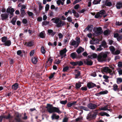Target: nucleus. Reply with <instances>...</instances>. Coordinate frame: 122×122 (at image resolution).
Segmentation results:
<instances>
[{
    "label": "nucleus",
    "mask_w": 122,
    "mask_h": 122,
    "mask_svg": "<svg viewBox=\"0 0 122 122\" xmlns=\"http://www.w3.org/2000/svg\"><path fill=\"white\" fill-rule=\"evenodd\" d=\"M46 108L47 109V111L50 113L53 114L51 116V117L52 120H58L59 118V115H57L55 112L61 114L62 112L60 110L58 107H57L53 106L52 105L50 104H47Z\"/></svg>",
    "instance_id": "1"
},
{
    "label": "nucleus",
    "mask_w": 122,
    "mask_h": 122,
    "mask_svg": "<svg viewBox=\"0 0 122 122\" xmlns=\"http://www.w3.org/2000/svg\"><path fill=\"white\" fill-rule=\"evenodd\" d=\"M107 54L104 52H102L98 55L97 60L98 62H102L104 61H106Z\"/></svg>",
    "instance_id": "2"
},
{
    "label": "nucleus",
    "mask_w": 122,
    "mask_h": 122,
    "mask_svg": "<svg viewBox=\"0 0 122 122\" xmlns=\"http://www.w3.org/2000/svg\"><path fill=\"white\" fill-rule=\"evenodd\" d=\"M1 41L4 43L1 44V45H3L5 46H9L11 44V42L10 40H7V37L3 36L1 38Z\"/></svg>",
    "instance_id": "3"
},
{
    "label": "nucleus",
    "mask_w": 122,
    "mask_h": 122,
    "mask_svg": "<svg viewBox=\"0 0 122 122\" xmlns=\"http://www.w3.org/2000/svg\"><path fill=\"white\" fill-rule=\"evenodd\" d=\"M15 116L14 119V120L13 122H22L21 117L22 114L23 113H19L18 112H16L15 113Z\"/></svg>",
    "instance_id": "4"
},
{
    "label": "nucleus",
    "mask_w": 122,
    "mask_h": 122,
    "mask_svg": "<svg viewBox=\"0 0 122 122\" xmlns=\"http://www.w3.org/2000/svg\"><path fill=\"white\" fill-rule=\"evenodd\" d=\"M97 114L95 113L92 114L91 113H89L87 115L86 118L88 121H90L95 119Z\"/></svg>",
    "instance_id": "5"
},
{
    "label": "nucleus",
    "mask_w": 122,
    "mask_h": 122,
    "mask_svg": "<svg viewBox=\"0 0 122 122\" xmlns=\"http://www.w3.org/2000/svg\"><path fill=\"white\" fill-rule=\"evenodd\" d=\"M15 10L13 8H11L8 7L7 9L6 12L7 13L10 14V18L11 19L14 16L13 12L15 11Z\"/></svg>",
    "instance_id": "6"
},
{
    "label": "nucleus",
    "mask_w": 122,
    "mask_h": 122,
    "mask_svg": "<svg viewBox=\"0 0 122 122\" xmlns=\"http://www.w3.org/2000/svg\"><path fill=\"white\" fill-rule=\"evenodd\" d=\"M94 32L97 35H99L102 33L103 31L101 27H99L97 28L96 30Z\"/></svg>",
    "instance_id": "7"
},
{
    "label": "nucleus",
    "mask_w": 122,
    "mask_h": 122,
    "mask_svg": "<svg viewBox=\"0 0 122 122\" xmlns=\"http://www.w3.org/2000/svg\"><path fill=\"white\" fill-rule=\"evenodd\" d=\"M87 107L90 109H94L97 107V106L96 104L90 103L87 105Z\"/></svg>",
    "instance_id": "8"
},
{
    "label": "nucleus",
    "mask_w": 122,
    "mask_h": 122,
    "mask_svg": "<svg viewBox=\"0 0 122 122\" xmlns=\"http://www.w3.org/2000/svg\"><path fill=\"white\" fill-rule=\"evenodd\" d=\"M85 64L89 66H92L93 64V61L91 60H89L88 59H86L84 61Z\"/></svg>",
    "instance_id": "9"
},
{
    "label": "nucleus",
    "mask_w": 122,
    "mask_h": 122,
    "mask_svg": "<svg viewBox=\"0 0 122 122\" xmlns=\"http://www.w3.org/2000/svg\"><path fill=\"white\" fill-rule=\"evenodd\" d=\"M9 14L7 13L2 14L1 15V20H6L8 17Z\"/></svg>",
    "instance_id": "10"
},
{
    "label": "nucleus",
    "mask_w": 122,
    "mask_h": 122,
    "mask_svg": "<svg viewBox=\"0 0 122 122\" xmlns=\"http://www.w3.org/2000/svg\"><path fill=\"white\" fill-rule=\"evenodd\" d=\"M87 86L89 89L92 88L96 86L95 84L92 82H88L87 84Z\"/></svg>",
    "instance_id": "11"
},
{
    "label": "nucleus",
    "mask_w": 122,
    "mask_h": 122,
    "mask_svg": "<svg viewBox=\"0 0 122 122\" xmlns=\"http://www.w3.org/2000/svg\"><path fill=\"white\" fill-rule=\"evenodd\" d=\"M65 24L64 21L61 20L56 24V26L58 27H60L65 25Z\"/></svg>",
    "instance_id": "12"
},
{
    "label": "nucleus",
    "mask_w": 122,
    "mask_h": 122,
    "mask_svg": "<svg viewBox=\"0 0 122 122\" xmlns=\"http://www.w3.org/2000/svg\"><path fill=\"white\" fill-rule=\"evenodd\" d=\"M93 27V26L92 25H89L86 27L84 30L85 31L88 30L90 31L91 32L92 31Z\"/></svg>",
    "instance_id": "13"
},
{
    "label": "nucleus",
    "mask_w": 122,
    "mask_h": 122,
    "mask_svg": "<svg viewBox=\"0 0 122 122\" xmlns=\"http://www.w3.org/2000/svg\"><path fill=\"white\" fill-rule=\"evenodd\" d=\"M76 101H74L72 102H68L67 104V106L68 108L72 106L73 107L76 104Z\"/></svg>",
    "instance_id": "14"
},
{
    "label": "nucleus",
    "mask_w": 122,
    "mask_h": 122,
    "mask_svg": "<svg viewBox=\"0 0 122 122\" xmlns=\"http://www.w3.org/2000/svg\"><path fill=\"white\" fill-rule=\"evenodd\" d=\"M53 61V59H51V57L50 56L48 58V61H46V64L47 66H49L51 65Z\"/></svg>",
    "instance_id": "15"
},
{
    "label": "nucleus",
    "mask_w": 122,
    "mask_h": 122,
    "mask_svg": "<svg viewBox=\"0 0 122 122\" xmlns=\"http://www.w3.org/2000/svg\"><path fill=\"white\" fill-rule=\"evenodd\" d=\"M47 32L49 33V35H51L52 37L56 33V32L53 31V30L51 29H48L47 30Z\"/></svg>",
    "instance_id": "16"
},
{
    "label": "nucleus",
    "mask_w": 122,
    "mask_h": 122,
    "mask_svg": "<svg viewBox=\"0 0 122 122\" xmlns=\"http://www.w3.org/2000/svg\"><path fill=\"white\" fill-rule=\"evenodd\" d=\"M108 92L107 90H105L103 91L100 92L98 93H97L95 94V95L97 96H99L100 95L105 94H107Z\"/></svg>",
    "instance_id": "17"
},
{
    "label": "nucleus",
    "mask_w": 122,
    "mask_h": 122,
    "mask_svg": "<svg viewBox=\"0 0 122 122\" xmlns=\"http://www.w3.org/2000/svg\"><path fill=\"white\" fill-rule=\"evenodd\" d=\"M25 45H26V46L29 47H31L33 45V42L32 41L29 42H25L24 44Z\"/></svg>",
    "instance_id": "18"
},
{
    "label": "nucleus",
    "mask_w": 122,
    "mask_h": 122,
    "mask_svg": "<svg viewBox=\"0 0 122 122\" xmlns=\"http://www.w3.org/2000/svg\"><path fill=\"white\" fill-rule=\"evenodd\" d=\"M102 71L104 72H108V73H109V71L110 72L111 69L109 68L108 67H105L103 68Z\"/></svg>",
    "instance_id": "19"
},
{
    "label": "nucleus",
    "mask_w": 122,
    "mask_h": 122,
    "mask_svg": "<svg viewBox=\"0 0 122 122\" xmlns=\"http://www.w3.org/2000/svg\"><path fill=\"white\" fill-rule=\"evenodd\" d=\"M18 84L17 83H16L12 85V89L14 90H16L18 88Z\"/></svg>",
    "instance_id": "20"
},
{
    "label": "nucleus",
    "mask_w": 122,
    "mask_h": 122,
    "mask_svg": "<svg viewBox=\"0 0 122 122\" xmlns=\"http://www.w3.org/2000/svg\"><path fill=\"white\" fill-rule=\"evenodd\" d=\"M70 56L73 59H74L76 58H78V55L75 52L71 53L70 55Z\"/></svg>",
    "instance_id": "21"
},
{
    "label": "nucleus",
    "mask_w": 122,
    "mask_h": 122,
    "mask_svg": "<svg viewBox=\"0 0 122 122\" xmlns=\"http://www.w3.org/2000/svg\"><path fill=\"white\" fill-rule=\"evenodd\" d=\"M67 50L66 48H65L63 50H61L60 52V56L64 55L66 54Z\"/></svg>",
    "instance_id": "22"
},
{
    "label": "nucleus",
    "mask_w": 122,
    "mask_h": 122,
    "mask_svg": "<svg viewBox=\"0 0 122 122\" xmlns=\"http://www.w3.org/2000/svg\"><path fill=\"white\" fill-rule=\"evenodd\" d=\"M100 45L102 46H103L104 48H107L108 47V46L107 44L105 41H103Z\"/></svg>",
    "instance_id": "23"
},
{
    "label": "nucleus",
    "mask_w": 122,
    "mask_h": 122,
    "mask_svg": "<svg viewBox=\"0 0 122 122\" xmlns=\"http://www.w3.org/2000/svg\"><path fill=\"white\" fill-rule=\"evenodd\" d=\"M84 51V49L80 46L76 51V52L78 54L81 53L82 51Z\"/></svg>",
    "instance_id": "24"
},
{
    "label": "nucleus",
    "mask_w": 122,
    "mask_h": 122,
    "mask_svg": "<svg viewBox=\"0 0 122 122\" xmlns=\"http://www.w3.org/2000/svg\"><path fill=\"white\" fill-rule=\"evenodd\" d=\"M116 7L117 9H120L121 7H122V3L121 2H117L116 5Z\"/></svg>",
    "instance_id": "25"
},
{
    "label": "nucleus",
    "mask_w": 122,
    "mask_h": 122,
    "mask_svg": "<svg viewBox=\"0 0 122 122\" xmlns=\"http://www.w3.org/2000/svg\"><path fill=\"white\" fill-rule=\"evenodd\" d=\"M17 20V16H15L10 21V23H11L12 24L14 25H15V23Z\"/></svg>",
    "instance_id": "26"
},
{
    "label": "nucleus",
    "mask_w": 122,
    "mask_h": 122,
    "mask_svg": "<svg viewBox=\"0 0 122 122\" xmlns=\"http://www.w3.org/2000/svg\"><path fill=\"white\" fill-rule=\"evenodd\" d=\"M109 48L112 53L113 54L115 50L114 47L112 46H111L109 47Z\"/></svg>",
    "instance_id": "27"
},
{
    "label": "nucleus",
    "mask_w": 122,
    "mask_h": 122,
    "mask_svg": "<svg viewBox=\"0 0 122 122\" xmlns=\"http://www.w3.org/2000/svg\"><path fill=\"white\" fill-rule=\"evenodd\" d=\"M20 11L21 13L20 16L22 17H23L26 14L25 10H20Z\"/></svg>",
    "instance_id": "28"
},
{
    "label": "nucleus",
    "mask_w": 122,
    "mask_h": 122,
    "mask_svg": "<svg viewBox=\"0 0 122 122\" xmlns=\"http://www.w3.org/2000/svg\"><path fill=\"white\" fill-rule=\"evenodd\" d=\"M37 61L38 60L36 57H35L32 58V62L34 64H36L37 62Z\"/></svg>",
    "instance_id": "29"
},
{
    "label": "nucleus",
    "mask_w": 122,
    "mask_h": 122,
    "mask_svg": "<svg viewBox=\"0 0 122 122\" xmlns=\"http://www.w3.org/2000/svg\"><path fill=\"white\" fill-rule=\"evenodd\" d=\"M105 5L107 6H110L112 5V4L111 2H108V0H106L105 2Z\"/></svg>",
    "instance_id": "30"
},
{
    "label": "nucleus",
    "mask_w": 122,
    "mask_h": 122,
    "mask_svg": "<svg viewBox=\"0 0 122 122\" xmlns=\"http://www.w3.org/2000/svg\"><path fill=\"white\" fill-rule=\"evenodd\" d=\"M76 74H75V78H77L80 75V72L76 70Z\"/></svg>",
    "instance_id": "31"
},
{
    "label": "nucleus",
    "mask_w": 122,
    "mask_h": 122,
    "mask_svg": "<svg viewBox=\"0 0 122 122\" xmlns=\"http://www.w3.org/2000/svg\"><path fill=\"white\" fill-rule=\"evenodd\" d=\"M81 86V83H76L75 85V88L77 90Z\"/></svg>",
    "instance_id": "32"
},
{
    "label": "nucleus",
    "mask_w": 122,
    "mask_h": 122,
    "mask_svg": "<svg viewBox=\"0 0 122 122\" xmlns=\"http://www.w3.org/2000/svg\"><path fill=\"white\" fill-rule=\"evenodd\" d=\"M109 106V105H107L104 106L103 107H102L101 108L100 110H106L107 108H108V107Z\"/></svg>",
    "instance_id": "33"
},
{
    "label": "nucleus",
    "mask_w": 122,
    "mask_h": 122,
    "mask_svg": "<svg viewBox=\"0 0 122 122\" xmlns=\"http://www.w3.org/2000/svg\"><path fill=\"white\" fill-rule=\"evenodd\" d=\"M79 108L80 109H83L86 111H88L89 110L88 109L87 107H84L82 106H80L79 107Z\"/></svg>",
    "instance_id": "34"
},
{
    "label": "nucleus",
    "mask_w": 122,
    "mask_h": 122,
    "mask_svg": "<svg viewBox=\"0 0 122 122\" xmlns=\"http://www.w3.org/2000/svg\"><path fill=\"white\" fill-rule=\"evenodd\" d=\"M101 0H94V1L92 2V4L94 5L97 4H100V2L101 1Z\"/></svg>",
    "instance_id": "35"
},
{
    "label": "nucleus",
    "mask_w": 122,
    "mask_h": 122,
    "mask_svg": "<svg viewBox=\"0 0 122 122\" xmlns=\"http://www.w3.org/2000/svg\"><path fill=\"white\" fill-rule=\"evenodd\" d=\"M77 65H78L79 66H81L83 64V63L82 61H76Z\"/></svg>",
    "instance_id": "36"
},
{
    "label": "nucleus",
    "mask_w": 122,
    "mask_h": 122,
    "mask_svg": "<svg viewBox=\"0 0 122 122\" xmlns=\"http://www.w3.org/2000/svg\"><path fill=\"white\" fill-rule=\"evenodd\" d=\"M41 51L42 53L43 54H45L46 53V51L44 46L41 47Z\"/></svg>",
    "instance_id": "37"
},
{
    "label": "nucleus",
    "mask_w": 122,
    "mask_h": 122,
    "mask_svg": "<svg viewBox=\"0 0 122 122\" xmlns=\"http://www.w3.org/2000/svg\"><path fill=\"white\" fill-rule=\"evenodd\" d=\"M109 30H105L103 32V34L105 36H107L109 34Z\"/></svg>",
    "instance_id": "38"
},
{
    "label": "nucleus",
    "mask_w": 122,
    "mask_h": 122,
    "mask_svg": "<svg viewBox=\"0 0 122 122\" xmlns=\"http://www.w3.org/2000/svg\"><path fill=\"white\" fill-rule=\"evenodd\" d=\"M102 16V15H100L98 12L97 13L96 15L95 16V18H98L99 17L101 18Z\"/></svg>",
    "instance_id": "39"
},
{
    "label": "nucleus",
    "mask_w": 122,
    "mask_h": 122,
    "mask_svg": "<svg viewBox=\"0 0 122 122\" xmlns=\"http://www.w3.org/2000/svg\"><path fill=\"white\" fill-rule=\"evenodd\" d=\"M122 82V78H119L117 79V83L119 84Z\"/></svg>",
    "instance_id": "40"
},
{
    "label": "nucleus",
    "mask_w": 122,
    "mask_h": 122,
    "mask_svg": "<svg viewBox=\"0 0 122 122\" xmlns=\"http://www.w3.org/2000/svg\"><path fill=\"white\" fill-rule=\"evenodd\" d=\"M44 32H41L39 34L40 37L41 38H43L45 37V36H44Z\"/></svg>",
    "instance_id": "41"
},
{
    "label": "nucleus",
    "mask_w": 122,
    "mask_h": 122,
    "mask_svg": "<svg viewBox=\"0 0 122 122\" xmlns=\"http://www.w3.org/2000/svg\"><path fill=\"white\" fill-rule=\"evenodd\" d=\"M120 51L118 50H117L113 54V55H118L120 53Z\"/></svg>",
    "instance_id": "42"
},
{
    "label": "nucleus",
    "mask_w": 122,
    "mask_h": 122,
    "mask_svg": "<svg viewBox=\"0 0 122 122\" xmlns=\"http://www.w3.org/2000/svg\"><path fill=\"white\" fill-rule=\"evenodd\" d=\"M98 12L99 14L100 15H103L105 14L106 13V11L104 10H102Z\"/></svg>",
    "instance_id": "43"
},
{
    "label": "nucleus",
    "mask_w": 122,
    "mask_h": 122,
    "mask_svg": "<svg viewBox=\"0 0 122 122\" xmlns=\"http://www.w3.org/2000/svg\"><path fill=\"white\" fill-rule=\"evenodd\" d=\"M49 22L47 21H44L42 22V25L44 26L47 25L49 24Z\"/></svg>",
    "instance_id": "44"
},
{
    "label": "nucleus",
    "mask_w": 122,
    "mask_h": 122,
    "mask_svg": "<svg viewBox=\"0 0 122 122\" xmlns=\"http://www.w3.org/2000/svg\"><path fill=\"white\" fill-rule=\"evenodd\" d=\"M118 86L116 84H114L113 85V89L114 91H116L117 89Z\"/></svg>",
    "instance_id": "45"
},
{
    "label": "nucleus",
    "mask_w": 122,
    "mask_h": 122,
    "mask_svg": "<svg viewBox=\"0 0 122 122\" xmlns=\"http://www.w3.org/2000/svg\"><path fill=\"white\" fill-rule=\"evenodd\" d=\"M76 42L75 41L73 40V41H71L70 43V44L71 45L74 46L76 45Z\"/></svg>",
    "instance_id": "46"
},
{
    "label": "nucleus",
    "mask_w": 122,
    "mask_h": 122,
    "mask_svg": "<svg viewBox=\"0 0 122 122\" xmlns=\"http://www.w3.org/2000/svg\"><path fill=\"white\" fill-rule=\"evenodd\" d=\"M67 102V100H66L65 101H61L60 102V103L61 104L64 105L66 104Z\"/></svg>",
    "instance_id": "47"
},
{
    "label": "nucleus",
    "mask_w": 122,
    "mask_h": 122,
    "mask_svg": "<svg viewBox=\"0 0 122 122\" xmlns=\"http://www.w3.org/2000/svg\"><path fill=\"white\" fill-rule=\"evenodd\" d=\"M12 117H13L12 116H11L10 114H9L8 115L6 116V119H9V120H10V118H12Z\"/></svg>",
    "instance_id": "48"
},
{
    "label": "nucleus",
    "mask_w": 122,
    "mask_h": 122,
    "mask_svg": "<svg viewBox=\"0 0 122 122\" xmlns=\"http://www.w3.org/2000/svg\"><path fill=\"white\" fill-rule=\"evenodd\" d=\"M70 63L74 66H75L77 65L76 61L75 62L71 61L70 62Z\"/></svg>",
    "instance_id": "49"
},
{
    "label": "nucleus",
    "mask_w": 122,
    "mask_h": 122,
    "mask_svg": "<svg viewBox=\"0 0 122 122\" xmlns=\"http://www.w3.org/2000/svg\"><path fill=\"white\" fill-rule=\"evenodd\" d=\"M69 69V67L68 66H66L64 67L63 69V72L66 71L67 70H68Z\"/></svg>",
    "instance_id": "50"
},
{
    "label": "nucleus",
    "mask_w": 122,
    "mask_h": 122,
    "mask_svg": "<svg viewBox=\"0 0 122 122\" xmlns=\"http://www.w3.org/2000/svg\"><path fill=\"white\" fill-rule=\"evenodd\" d=\"M26 114L25 113H24V117L22 118V119L24 120H26L28 118L27 116L26 115Z\"/></svg>",
    "instance_id": "51"
},
{
    "label": "nucleus",
    "mask_w": 122,
    "mask_h": 122,
    "mask_svg": "<svg viewBox=\"0 0 122 122\" xmlns=\"http://www.w3.org/2000/svg\"><path fill=\"white\" fill-rule=\"evenodd\" d=\"M49 4H47L46 6V7H45V11H48L49 9Z\"/></svg>",
    "instance_id": "52"
},
{
    "label": "nucleus",
    "mask_w": 122,
    "mask_h": 122,
    "mask_svg": "<svg viewBox=\"0 0 122 122\" xmlns=\"http://www.w3.org/2000/svg\"><path fill=\"white\" fill-rule=\"evenodd\" d=\"M22 22L23 24H26L27 23L28 21L26 19H23Z\"/></svg>",
    "instance_id": "53"
},
{
    "label": "nucleus",
    "mask_w": 122,
    "mask_h": 122,
    "mask_svg": "<svg viewBox=\"0 0 122 122\" xmlns=\"http://www.w3.org/2000/svg\"><path fill=\"white\" fill-rule=\"evenodd\" d=\"M92 56L94 58H98V55L95 53H94L92 54Z\"/></svg>",
    "instance_id": "54"
},
{
    "label": "nucleus",
    "mask_w": 122,
    "mask_h": 122,
    "mask_svg": "<svg viewBox=\"0 0 122 122\" xmlns=\"http://www.w3.org/2000/svg\"><path fill=\"white\" fill-rule=\"evenodd\" d=\"M116 24L118 26L121 25H122V22L116 21Z\"/></svg>",
    "instance_id": "55"
},
{
    "label": "nucleus",
    "mask_w": 122,
    "mask_h": 122,
    "mask_svg": "<svg viewBox=\"0 0 122 122\" xmlns=\"http://www.w3.org/2000/svg\"><path fill=\"white\" fill-rule=\"evenodd\" d=\"M56 73L55 72H53V73L51 74L50 76L49 77V78L50 79H52L54 76V75Z\"/></svg>",
    "instance_id": "56"
},
{
    "label": "nucleus",
    "mask_w": 122,
    "mask_h": 122,
    "mask_svg": "<svg viewBox=\"0 0 122 122\" xmlns=\"http://www.w3.org/2000/svg\"><path fill=\"white\" fill-rule=\"evenodd\" d=\"M68 119L67 117H65L64 118L62 122H67Z\"/></svg>",
    "instance_id": "57"
},
{
    "label": "nucleus",
    "mask_w": 122,
    "mask_h": 122,
    "mask_svg": "<svg viewBox=\"0 0 122 122\" xmlns=\"http://www.w3.org/2000/svg\"><path fill=\"white\" fill-rule=\"evenodd\" d=\"M117 40L118 41H120L122 39V36H119L117 38Z\"/></svg>",
    "instance_id": "58"
},
{
    "label": "nucleus",
    "mask_w": 122,
    "mask_h": 122,
    "mask_svg": "<svg viewBox=\"0 0 122 122\" xmlns=\"http://www.w3.org/2000/svg\"><path fill=\"white\" fill-rule=\"evenodd\" d=\"M34 13H35L36 15H37L39 13L38 11H37L36 9L35 8L34 9Z\"/></svg>",
    "instance_id": "59"
},
{
    "label": "nucleus",
    "mask_w": 122,
    "mask_h": 122,
    "mask_svg": "<svg viewBox=\"0 0 122 122\" xmlns=\"http://www.w3.org/2000/svg\"><path fill=\"white\" fill-rule=\"evenodd\" d=\"M27 13L28 15L29 16H32L33 15V14L32 12L30 11H28Z\"/></svg>",
    "instance_id": "60"
},
{
    "label": "nucleus",
    "mask_w": 122,
    "mask_h": 122,
    "mask_svg": "<svg viewBox=\"0 0 122 122\" xmlns=\"http://www.w3.org/2000/svg\"><path fill=\"white\" fill-rule=\"evenodd\" d=\"M67 20L69 22H71L72 21V18L71 17H68L67 18Z\"/></svg>",
    "instance_id": "61"
},
{
    "label": "nucleus",
    "mask_w": 122,
    "mask_h": 122,
    "mask_svg": "<svg viewBox=\"0 0 122 122\" xmlns=\"http://www.w3.org/2000/svg\"><path fill=\"white\" fill-rule=\"evenodd\" d=\"M118 66L119 67H122V62L121 61L119 62L118 63Z\"/></svg>",
    "instance_id": "62"
},
{
    "label": "nucleus",
    "mask_w": 122,
    "mask_h": 122,
    "mask_svg": "<svg viewBox=\"0 0 122 122\" xmlns=\"http://www.w3.org/2000/svg\"><path fill=\"white\" fill-rule=\"evenodd\" d=\"M102 47L100 45L99 46V47L97 48L96 50V51H101L103 49V48H102Z\"/></svg>",
    "instance_id": "63"
},
{
    "label": "nucleus",
    "mask_w": 122,
    "mask_h": 122,
    "mask_svg": "<svg viewBox=\"0 0 122 122\" xmlns=\"http://www.w3.org/2000/svg\"><path fill=\"white\" fill-rule=\"evenodd\" d=\"M60 21V19L59 18H58L56 19L55 20L54 23L57 24Z\"/></svg>",
    "instance_id": "64"
}]
</instances>
